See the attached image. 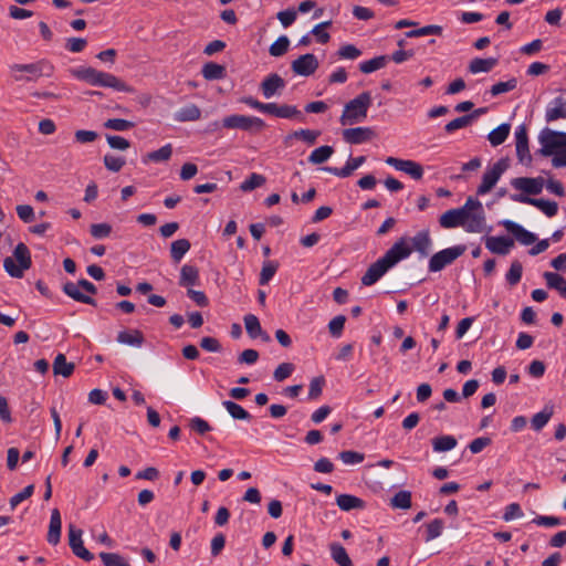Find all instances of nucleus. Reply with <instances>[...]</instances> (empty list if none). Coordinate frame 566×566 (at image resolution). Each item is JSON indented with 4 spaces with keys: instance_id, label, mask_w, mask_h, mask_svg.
I'll list each match as a JSON object with an SVG mask.
<instances>
[{
    "instance_id": "25",
    "label": "nucleus",
    "mask_w": 566,
    "mask_h": 566,
    "mask_svg": "<svg viewBox=\"0 0 566 566\" xmlns=\"http://www.w3.org/2000/svg\"><path fill=\"white\" fill-rule=\"evenodd\" d=\"M116 340L119 344L140 347L145 343L144 334L139 329L120 331Z\"/></svg>"
},
{
    "instance_id": "17",
    "label": "nucleus",
    "mask_w": 566,
    "mask_h": 566,
    "mask_svg": "<svg viewBox=\"0 0 566 566\" xmlns=\"http://www.w3.org/2000/svg\"><path fill=\"white\" fill-rule=\"evenodd\" d=\"M93 86L109 87L118 92H132V88L115 75L102 71L96 72Z\"/></svg>"
},
{
    "instance_id": "23",
    "label": "nucleus",
    "mask_w": 566,
    "mask_h": 566,
    "mask_svg": "<svg viewBox=\"0 0 566 566\" xmlns=\"http://www.w3.org/2000/svg\"><path fill=\"white\" fill-rule=\"evenodd\" d=\"M374 134L369 127H356L344 129L343 137L347 143L358 145L370 139Z\"/></svg>"
},
{
    "instance_id": "58",
    "label": "nucleus",
    "mask_w": 566,
    "mask_h": 566,
    "mask_svg": "<svg viewBox=\"0 0 566 566\" xmlns=\"http://www.w3.org/2000/svg\"><path fill=\"white\" fill-rule=\"evenodd\" d=\"M471 117L472 116H468V114H467V115L460 116L458 118H454L444 126V130L448 134H452L458 129L465 128L472 124Z\"/></svg>"
},
{
    "instance_id": "3",
    "label": "nucleus",
    "mask_w": 566,
    "mask_h": 566,
    "mask_svg": "<svg viewBox=\"0 0 566 566\" xmlns=\"http://www.w3.org/2000/svg\"><path fill=\"white\" fill-rule=\"evenodd\" d=\"M371 105V95L369 92H363L354 99L349 101L340 116L342 125H352L360 123L367 117V112Z\"/></svg>"
},
{
    "instance_id": "24",
    "label": "nucleus",
    "mask_w": 566,
    "mask_h": 566,
    "mask_svg": "<svg viewBox=\"0 0 566 566\" xmlns=\"http://www.w3.org/2000/svg\"><path fill=\"white\" fill-rule=\"evenodd\" d=\"M61 528L62 521L61 514L57 509H53L51 512L49 532H48V542L52 545H56L61 538Z\"/></svg>"
},
{
    "instance_id": "53",
    "label": "nucleus",
    "mask_w": 566,
    "mask_h": 566,
    "mask_svg": "<svg viewBox=\"0 0 566 566\" xmlns=\"http://www.w3.org/2000/svg\"><path fill=\"white\" fill-rule=\"evenodd\" d=\"M523 266L522 263L517 260L511 263V266L505 275L507 283L511 286L516 285L522 277Z\"/></svg>"
},
{
    "instance_id": "42",
    "label": "nucleus",
    "mask_w": 566,
    "mask_h": 566,
    "mask_svg": "<svg viewBox=\"0 0 566 566\" xmlns=\"http://www.w3.org/2000/svg\"><path fill=\"white\" fill-rule=\"evenodd\" d=\"M554 415L553 407L546 406L542 411L535 413L531 419L532 428L535 431H541Z\"/></svg>"
},
{
    "instance_id": "26",
    "label": "nucleus",
    "mask_w": 566,
    "mask_h": 566,
    "mask_svg": "<svg viewBox=\"0 0 566 566\" xmlns=\"http://www.w3.org/2000/svg\"><path fill=\"white\" fill-rule=\"evenodd\" d=\"M559 118H566V99L562 96L554 98L545 113V119L547 122H554Z\"/></svg>"
},
{
    "instance_id": "62",
    "label": "nucleus",
    "mask_w": 566,
    "mask_h": 566,
    "mask_svg": "<svg viewBox=\"0 0 566 566\" xmlns=\"http://www.w3.org/2000/svg\"><path fill=\"white\" fill-rule=\"evenodd\" d=\"M294 368L295 367L292 363H282L275 368L273 378L276 381H283L292 375Z\"/></svg>"
},
{
    "instance_id": "11",
    "label": "nucleus",
    "mask_w": 566,
    "mask_h": 566,
    "mask_svg": "<svg viewBox=\"0 0 566 566\" xmlns=\"http://www.w3.org/2000/svg\"><path fill=\"white\" fill-rule=\"evenodd\" d=\"M69 544L73 554L85 562L94 559V555L84 547L82 539V530L76 528L74 525H69Z\"/></svg>"
},
{
    "instance_id": "29",
    "label": "nucleus",
    "mask_w": 566,
    "mask_h": 566,
    "mask_svg": "<svg viewBox=\"0 0 566 566\" xmlns=\"http://www.w3.org/2000/svg\"><path fill=\"white\" fill-rule=\"evenodd\" d=\"M244 326L248 335L251 338L262 337L263 340H270L268 334H263L259 318L253 314L244 316Z\"/></svg>"
},
{
    "instance_id": "59",
    "label": "nucleus",
    "mask_w": 566,
    "mask_h": 566,
    "mask_svg": "<svg viewBox=\"0 0 566 566\" xmlns=\"http://www.w3.org/2000/svg\"><path fill=\"white\" fill-rule=\"evenodd\" d=\"M324 385L325 378L323 376L314 377L310 382L308 399H317L322 395Z\"/></svg>"
},
{
    "instance_id": "19",
    "label": "nucleus",
    "mask_w": 566,
    "mask_h": 566,
    "mask_svg": "<svg viewBox=\"0 0 566 566\" xmlns=\"http://www.w3.org/2000/svg\"><path fill=\"white\" fill-rule=\"evenodd\" d=\"M501 224L511 232L515 239L524 245H531L536 241V235L526 229H524L521 224L511 221V220H503Z\"/></svg>"
},
{
    "instance_id": "6",
    "label": "nucleus",
    "mask_w": 566,
    "mask_h": 566,
    "mask_svg": "<svg viewBox=\"0 0 566 566\" xmlns=\"http://www.w3.org/2000/svg\"><path fill=\"white\" fill-rule=\"evenodd\" d=\"M465 250V245H454L434 253L429 260V271L439 272L443 270L447 265L452 264L459 256H461Z\"/></svg>"
},
{
    "instance_id": "48",
    "label": "nucleus",
    "mask_w": 566,
    "mask_h": 566,
    "mask_svg": "<svg viewBox=\"0 0 566 566\" xmlns=\"http://www.w3.org/2000/svg\"><path fill=\"white\" fill-rule=\"evenodd\" d=\"M390 505L394 509L408 510L411 507V492L399 491L390 500Z\"/></svg>"
},
{
    "instance_id": "39",
    "label": "nucleus",
    "mask_w": 566,
    "mask_h": 566,
    "mask_svg": "<svg viewBox=\"0 0 566 566\" xmlns=\"http://www.w3.org/2000/svg\"><path fill=\"white\" fill-rule=\"evenodd\" d=\"M190 241L188 239H178L170 245V256L175 263H179L185 254L190 250Z\"/></svg>"
},
{
    "instance_id": "44",
    "label": "nucleus",
    "mask_w": 566,
    "mask_h": 566,
    "mask_svg": "<svg viewBox=\"0 0 566 566\" xmlns=\"http://www.w3.org/2000/svg\"><path fill=\"white\" fill-rule=\"evenodd\" d=\"M222 405L233 419H237V420H250L251 419V415L239 403L231 401V400H226L222 402Z\"/></svg>"
},
{
    "instance_id": "55",
    "label": "nucleus",
    "mask_w": 566,
    "mask_h": 566,
    "mask_svg": "<svg viewBox=\"0 0 566 566\" xmlns=\"http://www.w3.org/2000/svg\"><path fill=\"white\" fill-rule=\"evenodd\" d=\"M517 86V80L515 77H512L505 82H499L494 85H492L490 93L492 96H497L503 93H507L510 91L515 90Z\"/></svg>"
},
{
    "instance_id": "52",
    "label": "nucleus",
    "mask_w": 566,
    "mask_h": 566,
    "mask_svg": "<svg viewBox=\"0 0 566 566\" xmlns=\"http://www.w3.org/2000/svg\"><path fill=\"white\" fill-rule=\"evenodd\" d=\"M103 125L107 129L117 132H126L135 127L133 122L123 118H109Z\"/></svg>"
},
{
    "instance_id": "38",
    "label": "nucleus",
    "mask_w": 566,
    "mask_h": 566,
    "mask_svg": "<svg viewBox=\"0 0 566 566\" xmlns=\"http://www.w3.org/2000/svg\"><path fill=\"white\" fill-rule=\"evenodd\" d=\"M201 73L208 81L221 80L226 76V67L214 62H208L202 66Z\"/></svg>"
},
{
    "instance_id": "63",
    "label": "nucleus",
    "mask_w": 566,
    "mask_h": 566,
    "mask_svg": "<svg viewBox=\"0 0 566 566\" xmlns=\"http://www.w3.org/2000/svg\"><path fill=\"white\" fill-rule=\"evenodd\" d=\"M346 316L337 315L328 323V331L333 337H339L343 333Z\"/></svg>"
},
{
    "instance_id": "56",
    "label": "nucleus",
    "mask_w": 566,
    "mask_h": 566,
    "mask_svg": "<svg viewBox=\"0 0 566 566\" xmlns=\"http://www.w3.org/2000/svg\"><path fill=\"white\" fill-rule=\"evenodd\" d=\"M444 522L441 518H434L427 524L426 542H430L442 534Z\"/></svg>"
},
{
    "instance_id": "45",
    "label": "nucleus",
    "mask_w": 566,
    "mask_h": 566,
    "mask_svg": "<svg viewBox=\"0 0 566 566\" xmlns=\"http://www.w3.org/2000/svg\"><path fill=\"white\" fill-rule=\"evenodd\" d=\"M455 446L457 439L453 436H440L432 440V448L436 452H447Z\"/></svg>"
},
{
    "instance_id": "37",
    "label": "nucleus",
    "mask_w": 566,
    "mask_h": 566,
    "mask_svg": "<svg viewBox=\"0 0 566 566\" xmlns=\"http://www.w3.org/2000/svg\"><path fill=\"white\" fill-rule=\"evenodd\" d=\"M331 556L333 560L339 566H354L346 549L339 543H332L329 545Z\"/></svg>"
},
{
    "instance_id": "32",
    "label": "nucleus",
    "mask_w": 566,
    "mask_h": 566,
    "mask_svg": "<svg viewBox=\"0 0 566 566\" xmlns=\"http://www.w3.org/2000/svg\"><path fill=\"white\" fill-rule=\"evenodd\" d=\"M75 365L69 363L64 354H57L53 361L54 375H61L64 378H69L74 373Z\"/></svg>"
},
{
    "instance_id": "5",
    "label": "nucleus",
    "mask_w": 566,
    "mask_h": 566,
    "mask_svg": "<svg viewBox=\"0 0 566 566\" xmlns=\"http://www.w3.org/2000/svg\"><path fill=\"white\" fill-rule=\"evenodd\" d=\"M222 126L228 129L259 133L265 128V123L260 117L234 114L224 117L222 119Z\"/></svg>"
},
{
    "instance_id": "40",
    "label": "nucleus",
    "mask_w": 566,
    "mask_h": 566,
    "mask_svg": "<svg viewBox=\"0 0 566 566\" xmlns=\"http://www.w3.org/2000/svg\"><path fill=\"white\" fill-rule=\"evenodd\" d=\"M389 61L388 55H379L359 64V71L365 74L373 73L386 66Z\"/></svg>"
},
{
    "instance_id": "15",
    "label": "nucleus",
    "mask_w": 566,
    "mask_h": 566,
    "mask_svg": "<svg viewBox=\"0 0 566 566\" xmlns=\"http://www.w3.org/2000/svg\"><path fill=\"white\" fill-rule=\"evenodd\" d=\"M285 88V81L277 73H271L260 84L262 95L269 99L280 95Z\"/></svg>"
},
{
    "instance_id": "57",
    "label": "nucleus",
    "mask_w": 566,
    "mask_h": 566,
    "mask_svg": "<svg viewBox=\"0 0 566 566\" xmlns=\"http://www.w3.org/2000/svg\"><path fill=\"white\" fill-rule=\"evenodd\" d=\"M332 25V21H324L318 24H316L311 33L316 36V40L321 44H325L329 41L331 35L325 31V29L329 28Z\"/></svg>"
},
{
    "instance_id": "12",
    "label": "nucleus",
    "mask_w": 566,
    "mask_h": 566,
    "mask_svg": "<svg viewBox=\"0 0 566 566\" xmlns=\"http://www.w3.org/2000/svg\"><path fill=\"white\" fill-rule=\"evenodd\" d=\"M386 164L396 168L397 170L403 171L405 174L409 175L415 180H419L423 176V168L422 166L413 160L409 159H399L396 157H388L386 159Z\"/></svg>"
},
{
    "instance_id": "51",
    "label": "nucleus",
    "mask_w": 566,
    "mask_h": 566,
    "mask_svg": "<svg viewBox=\"0 0 566 566\" xmlns=\"http://www.w3.org/2000/svg\"><path fill=\"white\" fill-rule=\"evenodd\" d=\"M266 179L264 176L253 172L245 179L241 185L240 189L244 192L252 191L258 187H261L265 184Z\"/></svg>"
},
{
    "instance_id": "8",
    "label": "nucleus",
    "mask_w": 566,
    "mask_h": 566,
    "mask_svg": "<svg viewBox=\"0 0 566 566\" xmlns=\"http://www.w3.org/2000/svg\"><path fill=\"white\" fill-rule=\"evenodd\" d=\"M509 167V158H501L491 168L486 169L483 174L482 182L478 187V195L490 192Z\"/></svg>"
},
{
    "instance_id": "14",
    "label": "nucleus",
    "mask_w": 566,
    "mask_h": 566,
    "mask_svg": "<svg viewBox=\"0 0 566 566\" xmlns=\"http://www.w3.org/2000/svg\"><path fill=\"white\" fill-rule=\"evenodd\" d=\"M516 140V156L520 163L530 165L532 156L528 148L527 128L525 125H521L515 130Z\"/></svg>"
},
{
    "instance_id": "20",
    "label": "nucleus",
    "mask_w": 566,
    "mask_h": 566,
    "mask_svg": "<svg viewBox=\"0 0 566 566\" xmlns=\"http://www.w3.org/2000/svg\"><path fill=\"white\" fill-rule=\"evenodd\" d=\"M514 245V240L510 237H486L485 247L486 249L495 254L506 255L511 248Z\"/></svg>"
},
{
    "instance_id": "21",
    "label": "nucleus",
    "mask_w": 566,
    "mask_h": 566,
    "mask_svg": "<svg viewBox=\"0 0 566 566\" xmlns=\"http://www.w3.org/2000/svg\"><path fill=\"white\" fill-rule=\"evenodd\" d=\"M366 161L365 156H358V157H350L346 165L342 168L337 167H323V170L333 174L339 178H347L349 177L354 170L359 168Z\"/></svg>"
},
{
    "instance_id": "49",
    "label": "nucleus",
    "mask_w": 566,
    "mask_h": 566,
    "mask_svg": "<svg viewBox=\"0 0 566 566\" xmlns=\"http://www.w3.org/2000/svg\"><path fill=\"white\" fill-rule=\"evenodd\" d=\"M442 27L430 24L426 25L419 29L410 30L405 33L407 38H419V36H426V35H441L442 34Z\"/></svg>"
},
{
    "instance_id": "64",
    "label": "nucleus",
    "mask_w": 566,
    "mask_h": 566,
    "mask_svg": "<svg viewBox=\"0 0 566 566\" xmlns=\"http://www.w3.org/2000/svg\"><path fill=\"white\" fill-rule=\"evenodd\" d=\"M34 492V485L30 484L25 486L21 492L17 493L10 499L11 509H15L22 501L32 496Z\"/></svg>"
},
{
    "instance_id": "2",
    "label": "nucleus",
    "mask_w": 566,
    "mask_h": 566,
    "mask_svg": "<svg viewBox=\"0 0 566 566\" xmlns=\"http://www.w3.org/2000/svg\"><path fill=\"white\" fill-rule=\"evenodd\" d=\"M10 74L15 82L36 81L41 76H51L54 66L48 60H40L29 64H12Z\"/></svg>"
},
{
    "instance_id": "41",
    "label": "nucleus",
    "mask_w": 566,
    "mask_h": 566,
    "mask_svg": "<svg viewBox=\"0 0 566 566\" xmlns=\"http://www.w3.org/2000/svg\"><path fill=\"white\" fill-rule=\"evenodd\" d=\"M511 125L507 123L501 124L490 132L488 139L492 146L503 144L510 135Z\"/></svg>"
},
{
    "instance_id": "10",
    "label": "nucleus",
    "mask_w": 566,
    "mask_h": 566,
    "mask_svg": "<svg viewBox=\"0 0 566 566\" xmlns=\"http://www.w3.org/2000/svg\"><path fill=\"white\" fill-rule=\"evenodd\" d=\"M511 199L515 202L534 206L548 218L556 216L558 211V205L555 201L532 198L525 195H511Z\"/></svg>"
},
{
    "instance_id": "33",
    "label": "nucleus",
    "mask_w": 566,
    "mask_h": 566,
    "mask_svg": "<svg viewBox=\"0 0 566 566\" xmlns=\"http://www.w3.org/2000/svg\"><path fill=\"white\" fill-rule=\"evenodd\" d=\"M199 283V271L196 266L185 264L180 270V286H192Z\"/></svg>"
},
{
    "instance_id": "7",
    "label": "nucleus",
    "mask_w": 566,
    "mask_h": 566,
    "mask_svg": "<svg viewBox=\"0 0 566 566\" xmlns=\"http://www.w3.org/2000/svg\"><path fill=\"white\" fill-rule=\"evenodd\" d=\"M539 153L546 157L552 156L557 149L566 148V133L545 128L539 135Z\"/></svg>"
},
{
    "instance_id": "16",
    "label": "nucleus",
    "mask_w": 566,
    "mask_h": 566,
    "mask_svg": "<svg viewBox=\"0 0 566 566\" xmlns=\"http://www.w3.org/2000/svg\"><path fill=\"white\" fill-rule=\"evenodd\" d=\"M269 115L284 119L305 120L304 114L294 105L270 103Z\"/></svg>"
},
{
    "instance_id": "28",
    "label": "nucleus",
    "mask_w": 566,
    "mask_h": 566,
    "mask_svg": "<svg viewBox=\"0 0 566 566\" xmlns=\"http://www.w3.org/2000/svg\"><path fill=\"white\" fill-rule=\"evenodd\" d=\"M80 289V285L73 282H66L63 285V292L74 301L95 306V300L82 293Z\"/></svg>"
},
{
    "instance_id": "27",
    "label": "nucleus",
    "mask_w": 566,
    "mask_h": 566,
    "mask_svg": "<svg viewBox=\"0 0 566 566\" xmlns=\"http://www.w3.org/2000/svg\"><path fill=\"white\" fill-rule=\"evenodd\" d=\"M467 232L480 233L485 229L484 210L468 213V219L463 226Z\"/></svg>"
},
{
    "instance_id": "30",
    "label": "nucleus",
    "mask_w": 566,
    "mask_h": 566,
    "mask_svg": "<svg viewBox=\"0 0 566 566\" xmlns=\"http://www.w3.org/2000/svg\"><path fill=\"white\" fill-rule=\"evenodd\" d=\"M336 504L342 511L361 510L365 507V502L352 494H340L336 497Z\"/></svg>"
},
{
    "instance_id": "47",
    "label": "nucleus",
    "mask_w": 566,
    "mask_h": 566,
    "mask_svg": "<svg viewBox=\"0 0 566 566\" xmlns=\"http://www.w3.org/2000/svg\"><path fill=\"white\" fill-rule=\"evenodd\" d=\"M71 74L77 80L84 81L90 85H93L96 77L97 70L91 66H82L70 70Z\"/></svg>"
},
{
    "instance_id": "18",
    "label": "nucleus",
    "mask_w": 566,
    "mask_h": 566,
    "mask_svg": "<svg viewBox=\"0 0 566 566\" xmlns=\"http://www.w3.org/2000/svg\"><path fill=\"white\" fill-rule=\"evenodd\" d=\"M468 219V213L464 209H450L442 213L439 218V223L444 229H452L463 227Z\"/></svg>"
},
{
    "instance_id": "54",
    "label": "nucleus",
    "mask_w": 566,
    "mask_h": 566,
    "mask_svg": "<svg viewBox=\"0 0 566 566\" xmlns=\"http://www.w3.org/2000/svg\"><path fill=\"white\" fill-rule=\"evenodd\" d=\"M279 268V264L274 261H266L263 263L259 283L261 285H265L270 282V280L274 276Z\"/></svg>"
},
{
    "instance_id": "46",
    "label": "nucleus",
    "mask_w": 566,
    "mask_h": 566,
    "mask_svg": "<svg viewBox=\"0 0 566 566\" xmlns=\"http://www.w3.org/2000/svg\"><path fill=\"white\" fill-rule=\"evenodd\" d=\"M334 153L332 146H321L314 149L308 156V161L313 165H319L325 163Z\"/></svg>"
},
{
    "instance_id": "61",
    "label": "nucleus",
    "mask_w": 566,
    "mask_h": 566,
    "mask_svg": "<svg viewBox=\"0 0 566 566\" xmlns=\"http://www.w3.org/2000/svg\"><path fill=\"white\" fill-rule=\"evenodd\" d=\"M125 164H126V160L123 157L108 155V154L104 156L105 167L113 172L119 171L125 166Z\"/></svg>"
},
{
    "instance_id": "34",
    "label": "nucleus",
    "mask_w": 566,
    "mask_h": 566,
    "mask_svg": "<svg viewBox=\"0 0 566 566\" xmlns=\"http://www.w3.org/2000/svg\"><path fill=\"white\" fill-rule=\"evenodd\" d=\"M201 109L196 104H188L181 107L176 114L175 119L178 122H195L200 119Z\"/></svg>"
},
{
    "instance_id": "13",
    "label": "nucleus",
    "mask_w": 566,
    "mask_h": 566,
    "mask_svg": "<svg viewBox=\"0 0 566 566\" xmlns=\"http://www.w3.org/2000/svg\"><path fill=\"white\" fill-rule=\"evenodd\" d=\"M317 67H318V60L312 53H306V54L298 56L291 64L292 71L296 75H301V76H310V75L314 74L315 71L317 70Z\"/></svg>"
},
{
    "instance_id": "35",
    "label": "nucleus",
    "mask_w": 566,
    "mask_h": 566,
    "mask_svg": "<svg viewBox=\"0 0 566 566\" xmlns=\"http://www.w3.org/2000/svg\"><path fill=\"white\" fill-rule=\"evenodd\" d=\"M319 135H321L319 130L300 129V130H295V132L289 134L285 137L284 143L287 145L290 143V140H292V139H301L308 145H314L316 143L317 138L319 137Z\"/></svg>"
},
{
    "instance_id": "9",
    "label": "nucleus",
    "mask_w": 566,
    "mask_h": 566,
    "mask_svg": "<svg viewBox=\"0 0 566 566\" xmlns=\"http://www.w3.org/2000/svg\"><path fill=\"white\" fill-rule=\"evenodd\" d=\"M511 185L514 189L522 191L521 195L531 197L543 191L545 181L542 177H517L511 180Z\"/></svg>"
},
{
    "instance_id": "22",
    "label": "nucleus",
    "mask_w": 566,
    "mask_h": 566,
    "mask_svg": "<svg viewBox=\"0 0 566 566\" xmlns=\"http://www.w3.org/2000/svg\"><path fill=\"white\" fill-rule=\"evenodd\" d=\"M410 241L412 243L411 252L417 251L421 258L429 255L432 245L429 230L419 231Z\"/></svg>"
},
{
    "instance_id": "43",
    "label": "nucleus",
    "mask_w": 566,
    "mask_h": 566,
    "mask_svg": "<svg viewBox=\"0 0 566 566\" xmlns=\"http://www.w3.org/2000/svg\"><path fill=\"white\" fill-rule=\"evenodd\" d=\"M172 155V146L171 144H166L165 146H163L161 148L155 150V151H150L148 153L143 161L144 163H148V161H154V163H161V161H167L170 159Z\"/></svg>"
},
{
    "instance_id": "31",
    "label": "nucleus",
    "mask_w": 566,
    "mask_h": 566,
    "mask_svg": "<svg viewBox=\"0 0 566 566\" xmlns=\"http://www.w3.org/2000/svg\"><path fill=\"white\" fill-rule=\"evenodd\" d=\"M496 64H497V60L495 57H488V59L475 57V59L471 60L468 70L472 74L489 73L494 69V66Z\"/></svg>"
},
{
    "instance_id": "36",
    "label": "nucleus",
    "mask_w": 566,
    "mask_h": 566,
    "mask_svg": "<svg viewBox=\"0 0 566 566\" xmlns=\"http://www.w3.org/2000/svg\"><path fill=\"white\" fill-rule=\"evenodd\" d=\"M546 285L556 290L563 297H566V280L555 272H545L543 274Z\"/></svg>"
},
{
    "instance_id": "60",
    "label": "nucleus",
    "mask_w": 566,
    "mask_h": 566,
    "mask_svg": "<svg viewBox=\"0 0 566 566\" xmlns=\"http://www.w3.org/2000/svg\"><path fill=\"white\" fill-rule=\"evenodd\" d=\"M112 232V226L108 223H93L90 227V233L95 239L107 238Z\"/></svg>"
},
{
    "instance_id": "50",
    "label": "nucleus",
    "mask_w": 566,
    "mask_h": 566,
    "mask_svg": "<svg viewBox=\"0 0 566 566\" xmlns=\"http://www.w3.org/2000/svg\"><path fill=\"white\" fill-rule=\"evenodd\" d=\"M290 46V40L286 35H281L277 40L271 44L269 53L272 56L279 57L284 55Z\"/></svg>"
},
{
    "instance_id": "4",
    "label": "nucleus",
    "mask_w": 566,
    "mask_h": 566,
    "mask_svg": "<svg viewBox=\"0 0 566 566\" xmlns=\"http://www.w3.org/2000/svg\"><path fill=\"white\" fill-rule=\"evenodd\" d=\"M13 256L14 259L8 256L3 260V268L9 275L20 279L23 276L24 271L31 268L30 251L24 243H19L13 251Z\"/></svg>"
},
{
    "instance_id": "1",
    "label": "nucleus",
    "mask_w": 566,
    "mask_h": 566,
    "mask_svg": "<svg viewBox=\"0 0 566 566\" xmlns=\"http://www.w3.org/2000/svg\"><path fill=\"white\" fill-rule=\"evenodd\" d=\"M411 249L408 245V239L402 237L397 240L387 252L374 262L361 277L365 286L375 284L389 269L395 266L401 260L409 258Z\"/></svg>"
}]
</instances>
